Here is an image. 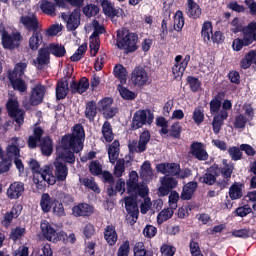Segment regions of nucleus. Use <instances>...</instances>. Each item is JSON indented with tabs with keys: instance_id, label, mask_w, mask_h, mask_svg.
I'll list each match as a JSON object with an SVG mask.
<instances>
[{
	"instance_id": "64",
	"label": "nucleus",
	"mask_w": 256,
	"mask_h": 256,
	"mask_svg": "<svg viewBox=\"0 0 256 256\" xmlns=\"http://www.w3.org/2000/svg\"><path fill=\"white\" fill-rule=\"evenodd\" d=\"M219 109H221V100L214 98L210 101V113H219Z\"/></svg>"
},
{
	"instance_id": "35",
	"label": "nucleus",
	"mask_w": 256,
	"mask_h": 256,
	"mask_svg": "<svg viewBox=\"0 0 256 256\" xmlns=\"http://www.w3.org/2000/svg\"><path fill=\"white\" fill-rule=\"evenodd\" d=\"M187 5L188 17H192V19H199V17H201V7H199L198 4H196L193 0H187Z\"/></svg>"
},
{
	"instance_id": "1",
	"label": "nucleus",
	"mask_w": 256,
	"mask_h": 256,
	"mask_svg": "<svg viewBox=\"0 0 256 256\" xmlns=\"http://www.w3.org/2000/svg\"><path fill=\"white\" fill-rule=\"evenodd\" d=\"M83 141H85V129L83 125L76 124L72 134L62 137L59 147L56 148V159L54 161L55 181H65L69 170L65 163H75V153L83 151Z\"/></svg>"
},
{
	"instance_id": "20",
	"label": "nucleus",
	"mask_w": 256,
	"mask_h": 256,
	"mask_svg": "<svg viewBox=\"0 0 256 256\" xmlns=\"http://www.w3.org/2000/svg\"><path fill=\"white\" fill-rule=\"evenodd\" d=\"M156 171L168 177L169 175L175 177L179 175V171H181V166L177 163H161L156 166Z\"/></svg>"
},
{
	"instance_id": "45",
	"label": "nucleus",
	"mask_w": 256,
	"mask_h": 256,
	"mask_svg": "<svg viewBox=\"0 0 256 256\" xmlns=\"http://www.w3.org/2000/svg\"><path fill=\"white\" fill-rule=\"evenodd\" d=\"M80 183L87 189L94 191V193H100L99 186H97V183H95L93 178H80Z\"/></svg>"
},
{
	"instance_id": "39",
	"label": "nucleus",
	"mask_w": 256,
	"mask_h": 256,
	"mask_svg": "<svg viewBox=\"0 0 256 256\" xmlns=\"http://www.w3.org/2000/svg\"><path fill=\"white\" fill-rule=\"evenodd\" d=\"M40 148L42 154L49 157L53 153V140L49 137H45L40 141Z\"/></svg>"
},
{
	"instance_id": "26",
	"label": "nucleus",
	"mask_w": 256,
	"mask_h": 256,
	"mask_svg": "<svg viewBox=\"0 0 256 256\" xmlns=\"http://www.w3.org/2000/svg\"><path fill=\"white\" fill-rule=\"evenodd\" d=\"M104 239L111 247H113V245L117 243V239H119V236L117 235V230H115V226L108 225L105 227Z\"/></svg>"
},
{
	"instance_id": "42",
	"label": "nucleus",
	"mask_w": 256,
	"mask_h": 256,
	"mask_svg": "<svg viewBox=\"0 0 256 256\" xmlns=\"http://www.w3.org/2000/svg\"><path fill=\"white\" fill-rule=\"evenodd\" d=\"M140 176L144 181H149L153 178V169H151V162L145 161L140 170Z\"/></svg>"
},
{
	"instance_id": "6",
	"label": "nucleus",
	"mask_w": 256,
	"mask_h": 256,
	"mask_svg": "<svg viewBox=\"0 0 256 256\" xmlns=\"http://www.w3.org/2000/svg\"><path fill=\"white\" fill-rule=\"evenodd\" d=\"M25 69H27V63L20 62L16 64L13 72H10L8 76L13 89L19 91V93H25L27 91V84L21 79L25 73Z\"/></svg>"
},
{
	"instance_id": "41",
	"label": "nucleus",
	"mask_w": 256,
	"mask_h": 256,
	"mask_svg": "<svg viewBox=\"0 0 256 256\" xmlns=\"http://www.w3.org/2000/svg\"><path fill=\"white\" fill-rule=\"evenodd\" d=\"M46 48H48V52L54 55V57H65V53H67L65 46L61 44L46 45Z\"/></svg>"
},
{
	"instance_id": "12",
	"label": "nucleus",
	"mask_w": 256,
	"mask_h": 256,
	"mask_svg": "<svg viewBox=\"0 0 256 256\" xmlns=\"http://www.w3.org/2000/svg\"><path fill=\"white\" fill-rule=\"evenodd\" d=\"M41 230L42 235L47 239V241H52L53 243L57 241H61L62 239H65L67 237V234L65 232H57L55 228H53V225L49 224L46 220L42 221L41 223Z\"/></svg>"
},
{
	"instance_id": "59",
	"label": "nucleus",
	"mask_w": 256,
	"mask_h": 256,
	"mask_svg": "<svg viewBox=\"0 0 256 256\" xmlns=\"http://www.w3.org/2000/svg\"><path fill=\"white\" fill-rule=\"evenodd\" d=\"M61 31H63V25H61V24H54V25H51L47 29L46 35L48 37H55V35H57L58 33H61Z\"/></svg>"
},
{
	"instance_id": "11",
	"label": "nucleus",
	"mask_w": 256,
	"mask_h": 256,
	"mask_svg": "<svg viewBox=\"0 0 256 256\" xmlns=\"http://www.w3.org/2000/svg\"><path fill=\"white\" fill-rule=\"evenodd\" d=\"M151 141V133L149 131H144L141 133L139 141L130 140L128 143V148L131 153H144L147 150V144Z\"/></svg>"
},
{
	"instance_id": "63",
	"label": "nucleus",
	"mask_w": 256,
	"mask_h": 256,
	"mask_svg": "<svg viewBox=\"0 0 256 256\" xmlns=\"http://www.w3.org/2000/svg\"><path fill=\"white\" fill-rule=\"evenodd\" d=\"M24 235H25V228L18 227V228L12 229L10 238L13 241H17V239H21V237H23Z\"/></svg>"
},
{
	"instance_id": "49",
	"label": "nucleus",
	"mask_w": 256,
	"mask_h": 256,
	"mask_svg": "<svg viewBox=\"0 0 256 256\" xmlns=\"http://www.w3.org/2000/svg\"><path fill=\"white\" fill-rule=\"evenodd\" d=\"M85 53H87V44H82L81 46H79L76 52L70 57V59L74 62L81 61Z\"/></svg>"
},
{
	"instance_id": "17",
	"label": "nucleus",
	"mask_w": 256,
	"mask_h": 256,
	"mask_svg": "<svg viewBox=\"0 0 256 256\" xmlns=\"http://www.w3.org/2000/svg\"><path fill=\"white\" fill-rule=\"evenodd\" d=\"M92 25L95 31L90 36V55L95 57V55L99 53V34L103 33L105 30L103 27L99 26V22L97 20H94Z\"/></svg>"
},
{
	"instance_id": "18",
	"label": "nucleus",
	"mask_w": 256,
	"mask_h": 256,
	"mask_svg": "<svg viewBox=\"0 0 256 256\" xmlns=\"http://www.w3.org/2000/svg\"><path fill=\"white\" fill-rule=\"evenodd\" d=\"M113 100L106 97L98 102V110L103 113L105 119H111L117 115V108H113Z\"/></svg>"
},
{
	"instance_id": "30",
	"label": "nucleus",
	"mask_w": 256,
	"mask_h": 256,
	"mask_svg": "<svg viewBox=\"0 0 256 256\" xmlns=\"http://www.w3.org/2000/svg\"><path fill=\"white\" fill-rule=\"evenodd\" d=\"M124 201L127 213L131 215L133 219H137V215H139V208L137 207V203H135L133 197H126Z\"/></svg>"
},
{
	"instance_id": "21",
	"label": "nucleus",
	"mask_w": 256,
	"mask_h": 256,
	"mask_svg": "<svg viewBox=\"0 0 256 256\" xmlns=\"http://www.w3.org/2000/svg\"><path fill=\"white\" fill-rule=\"evenodd\" d=\"M50 61V52L49 48L44 45L42 48L38 50V56L33 60V64L37 69H43L44 65H49Z\"/></svg>"
},
{
	"instance_id": "60",
	"label": "nucleus",
	"mask_w": 256,
	"mask_h": 256,
	"mask_svg": "<svg viewBox=\"0 0 256 256\" xmlns=\"http://www.w3.org/2000/svg\"><path fill=\"white\" fill-rule=\"evenodd\" d=\"M168 203L170 208L177 209V203H179V193L177 191H172L169 194Z\"/></svg>"
},
{
	"instance_id": "24",
	"label": "nucleus",
	"mask_w": 256,
	"mask_h": 256,
	"mask_svg": "<svg viewBox=\"0 0 256 256\" xmlns=\"http://www.w3.org/2000/svg\"><path fill=\"white\" fill-rule=\"evenodd\" d=\"M25 191V185L22 182L12 183L7 190V197L9 199H19Z\"/></svg>"
},
{
	"instance_id": "52",
	"label": "nucleus",
	"mask_w": 256,
	"mask_h": 256,
	"mask_svg": "<svg viewBox=\"0 0 256 256\" xmlns=\"http://www.w3.org/2000/svg\"><path fill=\"white\" fill-rule=\"evenodd\" d=\"M134 256H151V253L147 252L143 242H138L134 246Z\"/></svg>"
},
{
	"instance_id": "44",
	"label": "nucleus",
	"mask_w": 256,
	"mask_h": 256,
	"mask_svg": "<svg viewBox=\"0 0 256 256\" xmlns=\"http://www.w3.org/2000/svg\"><path fill=\"white\" fill-rule=\"evenodd\" d=\"M114 76L119 79L120 83H127V69L123 65L118 64L114 67Z\"/></svg>"
},
{
	"instance_id": "61",
	"label": "nucleus",
	"mask_w": 256,
	"mask_h": 256,
	"mask_svg": "<svg viewBox=\"0 0 256 256\" xmlns=\"http://www.w3.org/2000/svg\"><path fill=\"white\" fill-rule=\"evenodd\" d=\"M187 82L190 86L191 91H193L194 93L199 91V89L201 88V81H199V79L195 77L189 76Z\"/></svg>"
},
{
	"instance_id": "5",
	"label": "nucleus",
	"mask_w": 256,
	"mask_h": 256,
	"mask_svg": "<svg viewBox=\"0 0 256 256\" xmlns=\"http://www.w3.org/2000/svg\"><path fill=\"white\" fill-rule=\"evenodd\" d=\"M6 109L8 111V115L12 117L14 123H16L18 127H21V125L25 123V110L19 107V100L13 92L9 93Z\"/></svg>"
},
{
	"instance_id": "33",
	"label": "nucleus",
	"mask_w": 256,
	"mask_h": 256,
	"mask_svg": "<svg viewBox=\"0 0 256 256\" xmlns=\"http://www.w3.org/2000/svg\"><path fill=\"white\" fill-rule=\"evenodd\" d=\"M243 184L236 182L229 188V197L232 201L241 199L243 197Z\"/></svg>"
},
{
	"instance_id": "10",
	"label": "nucleus",
	"mask_w": 256,
	"mask_h": 256,
	"mask_svg": "<svg viewBox=\"0 0 256 256\" xmlns=\"http://www.w3.org/2000/svg\"><path fill=\"white\" fill-rule=\"evenodd\" d=\"M155 116L151 113V110H138L134 113L132 119V129H141L143 125H151Z\"/></svg>"
},
{
	"instance_id": "23",
	"label": "nucleus",
	"mask_w": 256,
	"mask_h": 256,
	"mask_svg": "<svg viewBox=\"0 0 256 256\" xmlns=\"http://www.w3.org/2000/svg\"><path fill=\"white\" fill-rule=\"evenodd\" d=\"M94 211L93 206L86 203L78 204L72 208L74 217H89V215H93Z\"/></svg>"
},
{
	"instance_id": "62",
	"label": "nucleus",
	"mask_w": 256,
	"mask_h": 256,
	"mask_svg": "<svg viewBox=\"0 0 256 256\" xmlns=\"http://www.w3.org/2000/svg\"><path fill=\"white\" fill-rule=\"evenodd\" d=\"M83 13L86 17H93L99 13V7L96 5H88L83 8Z\"/></svg>"
},
{
	"instance_id": "38",
	"label": "nucleus",
	"mask_w": 256,
	"mask_h": 256,
	"mask_svg": "<svg viewBox=\"0 0 256 256\" xmlns=\"http://www.w3.org/2000/svg\"><path fill=\"white\" fill-rule=\"evenodd\" d=\"M201 35L205 43H211V37L213 35V24H211V22L206 21L203 23Z\"/></svg>"
},
{
	"instance_id": "8",
	"label": "nucleus",
	"mask_w": 256,
	"mask_h": 256,
	"mask_svg": "<svg viewBox=\"0 0 256 256\" xmlns=\"http://www.w3.org/2000/svg\"><path fill=\"white\" fill-rule=\"evenodd\" d=\"M43 99H45V86L36 84L31 88L29 101H23L22 105L27 111H29L31 110V107L41 105V103H43Z\"/></svg>"
},
{
	"instance_id": "56",
	"label": "nucleus",
	"mask_w": 256,
	"mask_h": 256,
	"mask_svg": "<svg viewBox=\"0 0 256 256\" xmlns=\"http://www.w3.org/2000/svg\"><path fill=\"white\" fill-rule=\"evenodd\" d=\"M118 91H119L121 97L128 101L131 99H135V97H136L134 92H132L131 90H129L121 85L118 86Z\"/></svg>"
},
{
	"instance_id": "54",
	"label": "nucleus",
	"mask_w": 256,
	"mask_h": 256,
	"mask_svg": "<svg viewBox=\"0 0 256 256\" xmlns=\"http://www.w3.org/2000/svg\"><path fill=\"white\" fill-rule=\"evenodd\" d=\"M131 245L129 240L124 241L117 250V256H129Z\"/></svg>"
},
{
	"instance_id": "29",
	"label": "nucleus",
	"mask_w": 256,
	"mask_h": 256,
	"mask_svg": "<svg viewBox=\"0 0 256 256\" xmlns=\"http://www.w3.org/2000/svg\"><path fill=\"white\" fill-rule=\"evenodd\" d=\"M223 167L220 170V173L224 179L229 181L231 179V175H233V171H235V164L233 162H229L227 159L222 160Z\"/></svg>"
},
{
	"instance_id": "9",
	"label": "nucleus",
	"mask_w": 256,
	"mask_h": 256,
	"mask_svg": "<svg viewBox=\"0 0 256 256\" xmlns=\"http://www.w3.org/2000/svg\"><path fill=\"white\" fill-rule=\"evenodd\" d=\"M233 107L231 100H224L222 103V110L219 113L215 114L212 121V127L214 133L217 135L219 131H221V127H223V121L229 117V111Z\"/></svg>"
},
{
	"instance_id": "27",
	"label": "nucleus",
	"mask_w": 256,
	"mask_h": 256,
	"mask_svg": "<svg viewBox=\"0 0 256 256\" xmlns=\"http://www.w3.org/2000/svg\"><path fill=\"white\" fill-rule=\"evenodd\" d=\"M68 93H69V82H67V79L62 78L60 81H58L56 86V98L58 100L65 99Z\"/></svg>"
},
{
	"instance_id": "2",
	"label": "nucleus",
	"mask_w": 256,
	"mask_h": 256,
	"mask_svg": "<svg viewBox=\"0 0 256 256\" xmlns=\"http://www.w3.org/2000/svg\"><path fill=\"white\" fill-rule=\"evenodd\" d=\"M29 167L34 174L33 182L37 185V189H44L45 183H48V185H55V178L53 177V173L49 166L41 168L39 162L32 159L29 161Z\"/></svg>"
},
{
	"instance_id": "4",
	"label": "nucleus",
	"mask_w": 256,
	"mask_h": 256,
	"mask_svg": "<svg viewBox=\"0 0 256 256\" xmlns=\"http://www.w3.org/2000/svg\"><path fill=\"white\" fill-rule=\"evenodd\" d=\"M137 41H139V38L135 33L127 30H119L117 32L116 45L118 49H122L126 53H133V51H137Z\"/></svg>"
},
{
	"instance_id": "32",
	"label": "nucleus",
	"mask_w": 256,
	"mask_h": 256,
	"mask_svg": "<svg viewBox=\"0 0 256 256\" xmlns=\"http://www.w3.org/2000/svg\"><path fill=\"white\" fill-rule=\"evenodd\" d=\"M197 190V182H189L183 187L182 193H181V199L183 201H189L191 197H193V193Z\"/></svg>"
},
{
	"instance_id": "43",
	"label": "nucleus",
	"mask_w": 256,
	"mask_h": 256,
	"mask_svg": "<svg viewBox=\"0 0 256 256\" xmlns=\"http://www.w3.org/2000/svg\"><path fill=\"white\" fill-rule=\"evenodd\" d=\"M102 135L106 143H111V141H113L115 138V135L113 134V128L111 127V123H109V121L104 122L102 126Z\"/></svg>"
},
{
	"instance_id": "53",
	"label": "nucleus",
	"mask_w": 256,
	"mask_h": 256,
	"mask_svg": "<svg viewBox=\"0 0 256 256\" xmlns=\"http://www.w3.org/2000/svg\"><path fill=\"white\" fill-rule=\"evenodd\" d=\"M123 173H125V160L119 159L114 167V175L115 177H123Z\"/></svg>"
},
{
	"instance_id": "50",
	"label": "nucleus",
	"mask_w": 256,
	"mask_h": 256,
	"mask_svg": "<svg viewBox=\"0 0 256 256\" xmlns=\"http://www.w3.org/2000/svg\"><path fill=\"white\" fill-rule=\"evenodd\" d=\"M89 171L91 175H101V173H103V166L97 160L91 161L89 165Z\"/></svg>"
},
{
	"instance_id": "25",
	"label": "nucleus",
	"mask_w": 256,
	"mask_h": 256,
	"mask_svg": "<svg viewBox=\"0 0 256 256\" xmlns=\"http://www.w3.org/2000/svg\"><path fill=\"white\" fill-rule=\"evenodd\" d=\"M43 45V32L41 30H37L33 32L28 40V46L31 51H37L40 46Z\"/></svg>"
},
{
	"instance_id": "57",
	"label": "nucleus",
	"mask_w": 256,
	"mask_h": 256,
	"mask_svg": "<svg viewBox=\"0 0 256 256\" xmlns=\"http://www.w3.org/2000/svg\"><path fill=\"white\" fill-rule=\"evenodd\" d=\"M41 9L43 13H46V15H55V5L51 2L43 1L41 4Z\"/></svg>"
},
{
	"instance_id": "7",
	"label": "nucleus",
	"mask_w": 256,
	"mask_h": 256,
	"mask_svg": "<svg viewBox=\"0 0 256 256\" xmlns=\"http://www.w3.org/2000/svg\"><path fill=\"white\" fill-rule=\"evenodd\" d=\"M24 146H25V141H23V139L19 137H13L9 141V145L7 147V155L8 157H10V159H15L14 163L20 173L23 172L25 168L23 166V162L21 161V159H19L20 157L19 147H24Z\"/></svg>"
},
{
	"instance_id": "3",
	"label": "nucleus",
	"mask_w": 256,
	"mask_h": 256,
	"mask_svg": "<svg viewBox=\"0 0 256 256\" xmlns=\"http://www.w3.org/2000/svg\"><path fill=\"white\" fill-rule=\"evenodd\" d=\"M0 37L2 47H4V49H8L9 51L17 49L19 45H21V41H23L21 32L17 30L11 31V29L5 28L3 25H0Z\"/></svg>"
},
{
	"instance_id": "46",
	"label": "nucleus",
	"mask_w": 256,
	"mask_h": 256,
	"mask_svg": "<svg viewBox=\"0 0 256 256\" xmlns=\"http://www.w3.org/2000/svg\"><path fill=\"white\" fill-rule=\"evenodd\" d=\"M184 25H185V18H183V12L178 10L174 16L175 31H181Z\"/></svg>"
},
{
	"instance_id": "51",
	"label": "nucleus",
	"mask_w": 256,
	"mask_h": 256,
	"mask_svg": "<svg viewBox=\"0 0 256 256\" xmlns=\"http://www.w3.org/2000/svg\"><path fill=\"white\" fill-rule=\"evenodd\" d=\"M228 153L232 159V161H240L243 157V152H241V148L237 146L230 147L228 149Z\"/></svg>"
},
{
	"instance_id": "15",
	"label": "nucleus",
	"mask_w": 256,
	"mask_h": 256,
	"mask_svg": "<svg viewBox=\"0 0 256 256\" xmlns=\"http://www.w3.org/2000/svg\"><path fill=\"white\" fill-rule=\"evenodd\" d=\"M131 82L135 87H143V85H149L151 83V77L145 68L136 67L132 71Z\"/></svg>"
},
{
	"instance_id": "58",
	"label": "nucleus",
	"mask_w": 256,
	"mask_h": 256,
	"mask_svg": "<svg viewBox=\"0 0 256 256\" xmlns=\"http://www.w3.org/2000/svg\"><path fill=\"white\" fill-rule=\"evenodd\" d=\"M102 9L105 15H108V17H111L115 13V8L113 7V4L109 0H103L102 3Z\"/></svg>"
},
{
	"instance_id": "31",
	"label": "nucleus",
	"mask_w": 256,
	"mask_h": 256,
	"mask_svg": "<svg viewBox=\"0 0 256 256\" xmlns=\"http://www.w3.org/2000/svg\"><path fill=\"white\" fill-rule=\"evenodd\" d=\"M44 131L41 127L35 126L33 130V135L28 138V147L30 149H35L37 147V142L41 141Z\"/></svg>"
},
{
	"instance_id": "36",
	"label": "nucleus",
	"mask_w": 256,
	"mask_h": 256,
	"mask_svg": "<svg viewBox=\"0 0 256 256\" xmlns=\"http://www.w3.org/2000/svg\"><path fill=\"white\" fill-rule=\"evenodd\" d=\"M119 141L115 140L108 149V157H109V161L110 163H112V165H115V163L117 162V159H119Z\"/></svg>"
},
{
	"instance_id": "19",
	"label": "nucleus",
	"mask_w": 256,
	"mask_h": 256,
	"mask_svg": "<svg viewBox=\"0 0 256 256\" xmlns=\"http://www.w3.org/2000/svg\"><path fill=\"white\" fill-rule=\"evenodd\" d=\"M189 153L190 155H193L195 159H198V161H207L209 159V154L207 153V150H205V145L201 142H193L190 145Z\"/></svg>"
},
{
	"instance_id": "16",
	"label": "nucleus",
	"mask_w": 256,
	"mask_h": 256,
	"mask_svg": "<svg viewBox=\"0 0 256 256\" xmlns=\"http://www.w3.org/2000/svg\"><path fill=\"white\" fill-rule=\"evenodd\" d=\"M61 18L65 21L68 31H75L81 25V10L75 9L70 15L62 13Z\"/></svg>"
},
{
	"instance_id": "55",
	"label": "nucleus",
	"mask_w": 256,
	"mask_h": 256,
	"mask_svg": "<svg viewBox=\"0 0 256 256\" xmlns=\"http://www.w3.org/2000/svg\"><path fill=\"white\" fill-rule=\"evenodd\" d=\"M177 249L173 245L163 244L160 247V252L162 256H174Z\"/></svg>"
},
{
	"instance_id": "13",
	"label": "nucleus",
	"mask_w": 256,
	"mask_h": 256,
	"mask_svg": "<svg viewBox=\"0 0 256 256\" xmlns=\"http://www.w3.org/2000/svg\"><path fill=\"white\" fill-rule=\"evenodd\" d=\"M179 182L171 176L160 177V187L158 188V197H167L173 189H177Z\"/></svg>"
},
{
	"instance_id": "37",
	"label": "nucleus",
	"mask_w": 256,
	"mask_h": 256,
	"mask_svg": "<svg viewBox=\"0 0 256 256\" xmlns=\"http://www.w3.org/2000/svg\"><path fill=\"white\" fill-rule=\"evenodd\" d=\"M99 108H97V104L93 101H89L86 104V108L84 111V115L86 117V119H89V121H95V117H97V110Z\"/></svg>"
},
{
	"instance_id": "28",
	"label": "nucleus",
	"mask_w": 256,
	"mask_h": 256,
	"mask_svg": "<svg viewBox=\"0 0 256 256\" xmlns=\"http://www.w3.org/2000/svg\"><path fill=\"white\" fill-rule=\"evenodd\" d=\"M89 89V80L82 78L79 82L72 81L70 84V91L73 93H85Z\"/></svg>"
},
{
	"instance_id": "48",
	"label": "nucleus",
	"mask_w": 256,
	"mask_h": 256,
	"mask_svg": "<svg viewBox=\"0 0 256 256\" xmlns=\"http://www.w3.org/2000/svg\"><path fill=\"white\" fill-rule=\"evenodd\" d=\"M192 119L196 125H201L203 121H205V113L203 112V108L197 107L194 109Z\"/></svg>"
},
{
	"instance_id": "34",
	"label": "nucleus",
	"mask_w": 256,
	"mask_h": 256,
	"mask_svg": "<svg viewBox=\"0 0 256 256\" xmlns=\"http://www.w3.org/2000/svg\"><path fill=\"white\" fill-rule=\"evenodd\" d=\"M128 193H135L137 191V187L139 186V175L136 171H132L130 173V177L126 182Z\"/></svg>"
},
{
	"instance_id": "22",
	"label": "nucleus",
	"mask_w": 256,
	"mask_h": 256,
	"mask_svg": "<svg viewBox=\"0 0 256 256\" xmlns=\"http://www.w3.org/2000/svg\"><path fill=\"white\" fill-rule=\"evenodd\" d=\"M20 23L27 29V31H39V20H37V16L35 14H29L27 16H22L20 18Z\"/></svg>"
},
{
	"instance_id": "14",
	"label": "nucleus",
	"mask_w": 256,
	"mask_h": 256,
	"mask_svg": "<svg viewBox=\"0 0 256 256\" xmlns=\"http://www.w3.org/2000/svg\"><path fill=\"white\" fill-rule=\"evenodd\" d=\"M191 61V56L186 55L184 58L181 55L175 57V64L172 67V74L174 79L181 80L189 62Z\"/></svg>"
},
{
	"instance_id": "40",
	"label": "nucleus",
	"mask_w": 256,
	"mask_h": 256,
	"mask_svg": "<svg viewBox=\"0 0 256 256\" xmlns=\"http://www.w3.org/2000/svg\"><path fill=\"white\" fill-rule=\"evenodd\" d=\"M55 201L51 199V196L48 193H44L41 196L40 200V207L43 211V213H49L51 211V207H53V204Z\"/></svg>"
},
{
	"instance_id": "47",
	"label": "nucleus",
	"mask_w": 256,
	"mask_h": 256,
	"mask_svg": "<svg viewBox=\"0 0 256 256\" xmlns=\"http://www.w3.org/2000/svg\"><path fill=\"white\" fill-rule=\"evenodd\" d=\"M173 213L172 208L163 209L157 216L159 225H161V223H165L168 219H171V217H173Z\"/></svg>"
}]
</instances>
